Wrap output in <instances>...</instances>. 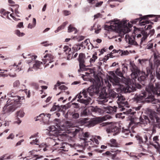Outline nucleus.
<instances>
[{
	"label": "nucleus",
	"mask_w": 160,
	"mask_h": 160,
	"mask_svg": "<svg viewBox=\"0 0 160 160\" xmlns=\"http://www.w3.org/2000/svg\"><path fill=\"white\" fill-rule=\"evenodd\" d=\"M103 3V2L101 1L99 2H98L95 5L96 7H98L101 6Z\"/></svg>",
	"instance_id": "63"
},
{
	"label": "nucleus",
	"mask_w": 160,
	"mask_h": 160,
	"mask_svg": "<svg viewBox=\"0 0 160 160\" xmlns=\"http://www.w3.org/2000/svg\"><path fill=\"white\" fill-rule=\"evenodd\" d=\"M113 52H117L119 53L121 56L126 55L129 54V52L127 50L126 51H122L120 50H113Z\"/></svg>",
	"instance_id": "30"
},
{
	"label": "nucleus",
	"mask_w": 160,
	"mask_h": 160,
	"mask_svg": "<svg viewBox=\"0 0 160 160\" xmlns=\"http://www.w3.org/2000/svg\"><path fill=\"white\" fill-rule=\"evenodd\" d=\"M109 75L107 78L112 83L114 86H117L118 92L123 91L125 92H131L135 89V85L134 83L132 82L130 78H126L124 77L120 79L115 76L113 72L110 71L108 72Z\"/></svg>",
	"instance_id": "1"
},
{
	"label": "nucleus",
	"mask_w": 160,
	"mask_h": 160,
	"mask_svg": "<svg viewBox=\"0 0 160 160\" xmlns=\"http://www.w3.org/2000/svg\"><path fill=\"white\" fill-rule=\"evenodd\" d=\"M38 151L37 150H33L29 152V153L30 155L34 156V157H37L35 159H33V160H37L38 159L42 158L43 157L42 156H40V157H39L38 155H36L35 154L36 152H38Z\"/></svg>",
	"instance_id": "27"
},
{
	"label": "nucleus",
	"mask_w": 160,
	"mask_h": 160,
	"mask_svg": "<svg viewBox=\"0 0 160 160\" xmlns=\"http://www.w3.org/2000/svg\"><path fill=\"white\" fill-rule=\"evenodd\" d=\"M36 19L35 18H33L32 19V23H29L28 26V28L31 29L34 28L36 26Z\"/></svg>",
	"instance_id": "37"
},
{
	"label": "nucleus",
	"mask_w": 160,
	"mask_h": 160,
	"mask_svg": "<svg viewBox=\"0 0 160 160\" xmlns=\"http://www.w3.org/2000/svg\"><path fill=\"white\" fill-rule=\"evenodd\" d=\"M94 30L95 33L98 34V33L101 30V26L97 23H95L93 26L91 27L90 29L91 31Z\"/></svg>",
	"instance_id": "24"
},
{
	"label": "nucleus",
	"mask_w": 160,
	"mask_h": 160,
	"mask_svg": "<svg viewBox=\"0 0 160 160\" xmlns=\"http://www.w3.org/2000/svg\"><path fill=\"white\" fill-rule=\"evenodd\" d=\"M153 46V44L152 43L150 42L148 44L146 48L148 49H149L152 48Z\"/></svg>",
	"instance_id": "58"
},
{
	"label": "nucleus",
	"mask_w": 160,
	"mask_h": 160,
	"mask_svg": "<svg viewBox=\"0 0 160 160\" xmlns=\"http://www.w3.org/2000/svg\"><path fill=\"white\" fill-rule=\"evenodd\" d=\"M58 86H59V88L61 90H65L67 89V87L64 85H61V83L58 82L55 85L54 89H57V87Z\"/></svg>",
	"instance_id": "31"
},
{
	"label": "nucleus",
	"mask_w": 160,
	"mask_h": 160,
	"mask_svg": "<svg viewBox=\"0 0 160 160\" xmlns=\"http://www.w3.org/2000/svg\"><path fill=\"white\" fill-rule=\"evenodd\" d=\"M22 56L25 59H28L29 58H31L28 60V63L31 62L32 60L35 59L37 58V56H34L27 52L22 54Z\"/></svg>",
	"instance_id": "18"
},
{
	"label": "nucleus",
	"mask_w": 160,
	"mask_h": 160,
	"mask_svg": "<svg viewBox=\"0 0 160 160\" xmlns=\"http://www.w3.org/2000/svg\"><path fill=\"white\" fill-rule=\"evenodd\" d=\"M63 51L65 52L66 54H68L69 56H70L71 54V49L68 46H65L63 48Z\"/></svg>",
	"instance_id": "38"
},
{
	"label": "nucleus",
	"mask_w": 160,
	"mask_h": 160,
	"mask_svg": "<svg viewBox=\"0 0 160 160\" xmlns=\"http://www.w3.org/2000/svg\"><path fill=\"white\" fill-rule=\"evenodd\" d=\"M24 141V139H22L19 141H18L16 144V146H19L21 144L22 142Z\"/></svg>",
	"instance_id": "61"
},
{
	"label": "nucleus",
	"mask_w": 160,
	"mask_h": 160,
	"mask_svg": "<svg viewBox=\"0 0 160 160\" xmlns=\"http://www.w3.org/2000/svg\"><path fill=\"white\" fill-rule=\"evenodd\" d=\"M38 135V133L37 132L32 135L29 138L30 139H32V141L30 142V144L39 145V140L37 138L39 137V136Z\"/></svg>",
	"instance_id": "19"
},
{
	"label": "nucleus",
	"mask_w": 160,
	"mask_h": 160,
	"mask_svg": "<svg viewBox=\"0 0 160 160\" xmlns=\"http://www.w3.org/2000/svg\"><path fill=\"white\" fill-rule=\"evenodd\" d=\"M88 110L87 109H85L82 111L81 113V116L82 117H84L87 116L88 114Z\"/></svg>",
	"instance_id": "43"
},
{
	"label": "nucleus",
	"mask_w": 160,
	"mask_h": 160,
	"mask_svg": "<svg viewBox=\"0 0 160 160\" xmlns=\"http://www.w3.org/2000/svg\"><path fill=\"white\" fill-rule=\"evenodd\" d=\"M147 61V60L145 59H139L138 60V61L139 62V63L142 65H143Z\"/></svg>",
	"instance_id": "49"
},
{
	"label": "nucleus",
	"mask_w": 160,
	"mask_h": 160,
	"mask_svg": "<svg viewBox=\"0 0 160 160\" xmlns=\"http://www.w3.org/2000/svg\"><path fill=\"white\" fill-rule=\"evenodd\" d=\"M50 116L51 114H50L45 115L44 113H42L37 116V118H38V120L42 119L44 122L47 123L48 122Z\"/></svg>",
	"instance_id": "17"
},
{
	"label": "nucleus",
	"mask_w": 160,
	"mask_h": 160,
	"mask_svg": "<svg viewBox=\"0 0 160 160\" xmlns=\"http://www.w3.org/2000/svg\"><path fill=\"white\" fill-rule=\"evenodd\" d=\"M39 147L40 148H42V147H45L43 149V150L44 151H46L47 150V148L48 147L47 146H46V144H44V143L42 144L39 145Z\"/></svg>",
	"instance_id": "52"
},
{
	"label": "nucleus",
	"mask_w": 160,
	"mask_h": 160,
	"mask_svg": "<svg viewBox=\"0 0 160 160\" xmlns=\"http://www.w3.org/2000/svg\"><path fill=\"white\" fill-rule=\"evenodd\" d=\"M155 30L154 29H152L149 31V32L148 34L145 31H142L141 32V34L143 36V37L141 39L140 44H142L143 41L145 40L147 38L149 34L150 35V36H152L154 33Z\"/></svg>",
	"instance_id": "16"
},
{
	"label": "nucleus",
	"mask_w": 160,
	"mask_h": 160,
	"mask_svg": "<svg viewBox=\"0 0 160 160\" xmlns=\"http://www.w3.org/2000/svg\"><path fill=\"white\" fill-rule=\"evenodd\" d=\"M68 22H64L62 25L58 27L57 29L55 31V32L56 33L59 31L63 29L65 27L66 25L68 24Z\"/></svg>",
	"instance_id": "34"
},
{
	"label": "nucleus",
	"mask_w": 160,
	"mask_h": 160,
	"mask_svg": "<svg viewBox=\"0 0 160 160\" xmlns=\"http://www.w3.org/2000/svg\"><path fill=\"white\" fill-rule=\"evenodd\" d=\"M118 124L116 123H112L109 124L107 129L108 133L113 132V135L115 136L119 132V129L118 127Z\"/></svg>",
	"instance_id": "10"
},
{
	"label": "nucleus",
	"mask_w": 160,
	"mask_h": 160,
	"mask_svg": "<svg viewBox=\"0 0 160 160\" xmlns=\"http://www.w3.org/2000/svg\"><path fill=\"white\" fill-rule=\"evenodd\" d=\"M15 6L16 7V8L15 9V13L18 16V14H19V12L18 10V8H19V6L18 5H15Z\"/></svg>",
	"instance_id": "55"
},
{
	"label": "nucleus",
	"mask_w": 160,
	"mask_h": 160,
	"mask_svg": "<svg viewBox=\"0 0 160 160\" xmlns=\"http://www.w3.org/2000/svg\"><path fill=\"white\" fill-rule=\"evenodd\" d=\"M15 135L13 133H11L6 138L7 139H11V140H13L15 138Z\"/></svg>",
	"instance_id": "48"
},
{
	"label": "nucleus",
	"mask_w": 160,
	"mask_h": 160,
	"mask_svg": "<svg viewBox=\"0 0 160 160\" xmlns=\"http://www.w3.org/2000/svg\"><path fill=\"white\" fill-rule=\"evenodd\" d=\"M83 96L84 98H86L87 97V91L85 90H83L82 92H81L79 94L77 95L78 98L77 101L78 102H80L85 104L86 105H88L90 102L91 99L90 98H88L87 99H81Z\"/></svg>",
	"instance_id": "11"
},
{
	"label": "nucleus",
	"mask_w": 160,
	"mask_h": 160,
	"mask_svg": "<svg viewBox=\"0 0 160 160\" xmlns=\"http://www.w3.org/2000/svg\"><path fill=\"white\" fill-rule=\"evenodd\" d=\"M20 85V82L18 80H16L13 83V87L14 88L18 87Z\"/></svg>",
	"instance_id": "46"
},
{
	"label": "nucleus",
	"mask_w": 160,
	"mask_h": 160,
	"mask_svg": "<svg viewBox=\"0 0 160 160\" xmlns=\"http://www.w3.org/2000/svg\"><path fill=\"white\" fill-rule=\"evenodd\" d=\"M99 90V87H96L94 85V83H93V85L90 87L86 91L89 93L90 96H92L94 93H98Z\"/></svg>",
	"instance_id": "15"
},
{
	"label": "nucleus",
	"mask_w": 160,
	"mask_h": 160,
	"mask_svg": "<svg viewBox=\"0 0 160 160\" xmlns=\"http://www.w3.org/2000/svg\"><path fill=\"white\" fill-rule=\"evenodd\" d=\"M137 139L138 140L139 144H141L142 143H143L144 142V140H142V139L140 136H138L136 137Z\"/></svg>",
	"instance_id": "51"
},
{
	"label": "nucleus",
	"mask_w": 160,
	"mask_h": 160,
	"mask_svg": "<svg viewBox=\"0 0 160 160\" xmlns=\"http://www.w3.org/2000/svg\"><path fill=\"white\" fill-rule=\"evenodd\" d=\"M10 68L11 70L13 69L14 71L18 72L20 71L21 69V68L18 65H16V64L11 65L10 66Z\"/></svg>",
	"instance_id": "29"
},
{
	"label": "nucleus",
	"mask_w": 160,
	"mask_h": 160,
	"mask_svg": "<svg viewBox=\"0 0 160 160\" xmlns=\"http://www.w3.org/2000/svg\"><path fill=\"white\" fill-rule=\"evenodd\" d=\"M156 107L157 108V111L160 113V104L157 105Z\"/></svg>",
	"instance_id": "64"
},
{
	"label": "nucleus",
	"mask_w": 160,
	"mask_h": 160,
	"mask_svg": "<svg viewBox=\"0 0 160 160\" xmlns=\"http://www.w3.org/2000/svg\"><path fill=\"white\" fill-rule=\"evenodd\" d=\"M42 64V62L38 61H35V63L33 65V68L35 69L39 68Z\"/></svg>",
	"instance_id": "33"
},
{
	"label": "nucleus",
	"mask_w": 160,
	"mask_h": 160,
	"mask_svg": "<svg viewBox=\"0 0 160 160\" xmlns=\"http://www.w3.org/2000/svg\"><path fill=\"white\" fill-rule=\"evenodd\" d=\"M108 145L109 146L111 147H117V143L116 142V140L114 139H111L109 141V142L108 143Z\"/></svg>",
	"instance_id": "32"
},
{
	"label": "nucleus",
	"mask_w": 160,
	"mask_h": 160,
	"mask_svg": "<svg viewBox=\"0 0 160 160\" xmlns=\"http://www.w3.org/2000/svg\"><path fill=\"white\" fill-rule=\"evenodd\" d=\"M53 56L50 54H48L45 55L43 58L42 61L43 64H45V67L48 66L49 63H51L53 61Z\"/></svg>",
	"instance_id": "12"
},
{
	"label": "nucleus",
	"mask_w": 160,
	"mask_h": 160,
	"mask_svg": "<svg viewBox=\"0 0 160 160\" xmlns=\"http://www.w3.org/2000/svg\"><path fill=\"white\" fill-rule=\"evenodd\" d=\"M127 22V21L120 22L119 20H114L111 21L108 28L119 33V35L122 37L130 31V28L132 26V24L129 22L128 23Z\"/></svg>",
	"instance_id": "2"
},
{
	"label": "nucleus",
	"mask_w": 160,
	"mask_h": 160,
	"mask_svg": "<svg viewBox=\"0 0 160 160\" xmlns=\"http://www.w3.org/2000/svg\"><path fill=\"white\" fill-rule=\"evenodd\" d=\"M97 53L95 52L94 54L92 55V58H90L89 62L90 64L94 63L95 61L97 59Z\"/></svg>",
	"instance_id": "39"
},
{
	"label": "nucleus",
	"mask_w": 160,
	"mask_h": 160,
	"mask_svg": "<svg viewBox=\"0 0 160 160\" xmlns=\"http://www.w3.org/2000/svg\"><path fill=\"white\" fill-rule=\"evenodd\" d=\"M22 122V121L19 118V117L16 116V119L14 122V123L19 124Z\"/></svg>",
	"instance_id": "50"
},
{
	"label": "nucleus",
	"mask_w": 160,
	"mask_h": 160,
	"mask_svg": "<svg viewBox=\"0 0 160 160\" xmlns=\"http://www.w3.org/2000/svg\"><path fill=\"white\" fill-rule=\"evenodd\" d=\"M125 98L123 96H120L118 97L117 103L118 105V106L120 107V108H121L120 110L124 111L127 107L126 106H125Z\"/></svg>",
	"instance_id": "13"
},
{
	"label": "nucleus",
	"mask_w": 160,
	"mask_h": 160,
	"mask_svg": "<svg viewBox=\"0 0 160 160\" xmlns=\"http://www.w3.org/2000/svg\"><path fill=\"white\" fill-rule=\"evenodd\" d=\"M122 133H124L126 135H128L130 133L128 128H122Z\"/></svg>",
	"instance_id": "47"
},
{
	"label": "nucleus",
	"mask_w": 160,
	"mask_h": 160,
	"mask_svg": "<svg viewBox=\"0 0 160 160\" xmlns=\"http://www.w3.org/2000/svg\"><path fill=\"white\" fill-rule=\"evenodd\" d=\"M42 44H44L43 45V46L45 47H47L49 46H52V43H48V42H42L41 43Z\"/></svg>",
	"instance_id": "53"
},
{
	"label": "nucleus",
	"mask_w": 160,
	"mask_h": 160,
	"mask_svg": "<svg viewBox=\"0 0 160 160\" xmlns=\"http://www.w3.org/2000/svg\"><path fill=\"white\" fill-rule=\"evenodd\" d=\"M158 136H155L153 138V141L155 143H158L157 141L159 140V139L158 138Z\"/></svg>",
	"instance_id": "57"
},
{
	"label": "nucleus",
	"mask_w": 160,
	"mask_h": 160,
	"mask_svg": "<svg viewBox=\"0 0 160 160\" xmlns=\"http://www.w3.org/2000/svg\"><path fill=\"white\" fill-rule=\"evenodd\" d=\"M48 130L49 131V134L50 135L55 136L52 140V142L55 143L54 146L62 144V146H61V145H60V147L58 148H64L65 146L63 145H65V144L62 142V140H60L59 138L57 137L58 136L63 135V133L64 132H62L61 130L59 129V126L58 128H55L54 126H51L49 127Z\"/></svg>",
	"instance_id": "4"
},
{
	"label": "nucleus",
	"mask_w": 160,
	"mask_h": 160,
	"mask_svg": "<svg viewBox=\"0 0 160 160\" xmlns=\"http://www.w3.org/2000/svg\"><path fill=\"white\" fill-rule=\"evenodd\" d=\"M86 58L84 54L83 53H81L79 54L78 60L79 62L80 69L85 66L84 64L85 62V59Z\"/></svg>",
	"instance_id": "20"
},
{
	"label": "nucleus",
	"mask_w": 160,
	"mask_h": 160,
	"mask_svg": "<svg viewBox=\"0 0 160 160\" xmlns=\"http://www.w3.org/2000/svg\"><path fill=\"white\" fill-rule=\"evenodd\" d=\"M117 107L114 106H108L105 108V112L107 113H111L116 112Z\"/></svg>",
	"instance_id": "25"
},
{
	"label": "nucleus",
	"mask_w": 160,
	"mask_h": 160,
	"mask_svg": "<svg viewBox=\"0 0 160 160\" xmlns=\"http://www.w3.org/2000/svg\"><path fill=\"white\" fill-rule=\"evenodd\" d=\"M123 67L122 68V70H123V71L124 72H125L127 70L128 67L127 66H126L124 64H123Z\"/></svg>",
	"instance_id": "62"
},
{
	"label": "nucleus",
	"mask_w": 160,
	"mask_h": 160,
	"mask_svg": "<svg viewBox=\"0 0 160 160\" xmlns=\"http://www.w3.org/2000/svg\"><path fill=\"white\" fill-rule=\"evenodd\" d=\"M142 19L140 18H137L131 21V22L133 24H135L138 21H139V24L141 26L145 25L146 24H149V22L147 20H145V21H142L141 22L140 21Z\"/></svg>",
	"instance_id": "22"
},
{
	"label": "nucleus",
	"mask_w": 160,
	"mask_h": 160,
	"mask_svg": "<svg viewBox=\"0 0 160 160\" xmlns=\"http://www.w3.org/2000/svg\"><path fill=\"white\" fill-rule=\"evenodd\" d=\"M70 123L68 122H66L65 125H63L62 122H61L59 125V128L62 132H63L66 130L70 127Z\"/></svg>",
	"instance_id": "23"
},
{
	"label": "nucleus",
	"mask_w": 160,
	"mask_h": 160,
	"mask_svg": "<svg viewBox=\"0 0 160 160\" xmlns=\"http://www.w3.org/2000/svg\"><path fill=\"white\" fill-rule=\"evenodd\" d=\"M108 97V95L106 92L104 88H103L100 93L99 98L100 99H106Z\"/></svg>",
	"instance_id": "26"
},
{
	"label": "nucleus",
	"mask_w": 160,
	"mask_h": 160,
	"mask_svg": "<svg viewBox=\"0 0 160 160\" xmlns=\"http://www.w3.org/2000/svg\"><path fill=\"white\" fill-rule=\"evenodd\" d=\"M24 112L22 110L17 111L16 113V116L18 117L22 118L24 116Z\"/></svg>",
	"instance_id": "35"
},
{
	"label": "nucleus",
	"mask_w": 160,
	"mask_h": 160,
	"mask_svg": "<svg viewBox=\"0 0 160 160\" xmlns=\"http://www.w3.org/2000/svg\"><path fill=\"white\" fill-rule=\"evenodd\" d=\"M87 119L86 118H84L81 121V122L82 124H86V125L88 127H93L97 123V120H89L87 121Z\"/></svg>",
	"instance_id": "14"
},
{
	"label": "nucleus",
	"mask_w": 160,
	"mask_h": 160,
	"mask_svg": "<svg viewBox=\"0 0 160 160\" xmlns=\"http://www.w3.org/2000/svg\"><path fill=\"white\" fill-rule=\"evenodd\" d=\"M140 107L133 108L132 109H130L128 110H126L127 111L126 112H123L124 113L128 115L130 118H129L130 120V122L129 125V126L133 124L135 125H138L139 123V122H138L139 120L137 118L134 117V116H132V115H133L135 112L134 110L135 111L138 110L140 109Z\"/></svg>",
	"instance_id": "9"
},
{
	"label": "nucleus",
	"mask_w": 160,
	"mask_h": 160,
	"mask_svg": "<svg viewBox=\"0 0 160 160\" xmlns=\"http://www.w3.org/2000/svg\"><path fill=\"white\" fill-rule=\"evenodd\" d=\"M65 16H68L71 14L70 11L65 10L63 12Z\"/></svg>",
	"instance_id": "60"
},
{
	"label": "nucleus",
	"mask_w": 160,
	"mask_h": 160,
	"mask_svg": "<svg viewBox=\"0 0 160 160\" xmlns=\"http://www.w3.org/2000/svg\"><path fill=\"white\" fill-rule=\"evenodd\" d=\"M79 114L78 113H74L72 115V117L73 118H77L79 117Z\"/></svg>",
	"instance_id": "56"
},
{
	"label": "nucleus",
	"mask_w": 160,
	"mask_h": 160,
	"mask_svg": "<svg viewBox=\"0 0 160 160\" xmlns=\"http://www.w3.org/2000/svg\"><path fill=\"white\" fill-rule=\"evenodd\" d=\"M122 114L121 113H120L117 114L116 115V116L117 118H123L125 117V116H122Z\"/></svg>",
	"instance_id": "54"
},
{
	"label": "nucleus",
	"mask_w": 160,
	"mask_h": 160,
	"mask_svg": "<svg viewBox=\"0 0 160 160\" xmlns=\"http://www.w3.org/2000/svg\"><path fill=\"white\" fill-rule=\"evenodd\" d=\"M8 98L7 101L12 102V101H14V103L21 105L23 102L24 101V97H20L16 95L15 92L12 91L9 92L8 94Z\"/></svg>",
	"instance_id": "8"
},
{
	"label": "nucleus",
	"mask_w": 160,
	"mask_h": 160,
	"mask_svg": "<svg viewBox=\"0 0 160 160\" xmlns=\"http://www.w3.org/2000/svg\"><path fill=\"white\" fill-rule=\"evenodd\" d=\"M146 92H144L139 94H136L134 98V100L138 102H143L145 101L150 102L153 99L152 93L153 94H160V89L158 88H154L153 85L150 84L146 88Z\"/></svg>",
	"instance_id": "3"
},
{
	"label": "nucleus",
	"mask_w": 160,
	"mask_h": 160,
	"mask_svg": "<svg viewBox=\"0 0 160 160\" xmlns=\"http://www.w3.org/2000/svg\"><path fill=\"white\" fill-rule=\"evenodd\" d=\"M78 30L75 28L73 27L71 25H70L68 29V32H73L74 33H76Z\"/></svg>",
	"instance_id": "40"
},
{
	"label": "nucleus",
	"mask_w": 160,
	"mask_h": 160,
	"mask_svg": "<svg viewBox=\"0 0 160 160\" xmlns=\"http://www.w3.org/2000/svg\"><path fill=\"white\" fill-rule=\"evenodd\" d=\"M111 118V117L109 115H107L103 117L98 118H97V120L99 122H103Z\"/></svg>",
	"instance_id": "28"
},
{
	"label": "nucleus",
	"mask_w": 160,
	"mask_h": 160,
	"mask_svg": "<svg viewBox=\"0 0 160 160\" xmlns=\"http://www.w3.org/2000/svg\"><path fill=\"white\" fill-rule=\"evenodd\" d=\"M121 150H117L115 151H111V153L110 157L112 159H114L116 156L117 154L121 152Z\"/></svg>",
	"instance_id": "36"
},
{
	"label": "nucleus",
	"mask_w": 160,
	"mask_h": 160,
	"mask_svg": "<svg viewBox=\"0 0 160 160\" xmlns=\"http://www.w3.org/2000/svg\"><path fill=\"white\" fill-rule=\"evenodd\" d=\"M17 26L18 28H23V23L22 22H19L17 25Z\"/></svg>",
	"instance_id": "59"
},
{
	"label": "nucleus",
	"mask_w": 160,
	"mask_h": 160,
	"mask_svg": "<svg viewBox=\"0 0 160 160\" xmlns=\"http://www.w3.org/2000/svg\"><path fill=\"white\" fill-rule=\"evenodd\" d=\"M130 69L132 72L131 74V78L134 79L137 78L139 75H140L139 79L141 80H144L148 77V75L145 72L142 71L140 73V70L138 67L133 62H130Z\"/></svg>",
	"instance_id": "6"
},
{
	"label": "nucleus",
	"mask_w": 160,
	"mask_h": 160,
	"mask_svg": "<svg viewBox=\"0 0 160 160\" xmlns=\"http://www.w3.org/2000/svg\"><path fill=\"white\" fill-rule=\"evenodd\" d=\"M116 74L120 77H122L123 76V73L120 71V69L117 68L115 72Z\"/></svg>",
	"instance_id": "45"
},
{
	"label": "nucleus",
	"mask_w": 160,
	"mask_h": 160,
	"mask_svg": "<svg viewBox=\"0 0 160 160\" xmlns=\"http://www.w3.org/2000/svg\"><path fill=\"white\" fill-rule=\"evenodd\" d=\"M125 40L127 42L132 45H137V42L134 41V38L132 37H130L128 34H127L125 35Z\"/></svg>",
	"instance_id": "21"
},
{
	"label": "nucleus",
	"mask_w": 160,
	"mask_h": 160,
	"mask_svg": "<svg viewBox=\"0 0 160 160\" xmlns=\"http://www.w3.org/2000/svg\"><path fill=\"white\" fill-rule=\"evenodd\" d=\"M90 73H88L89 75H91V76H92L96 79L97 82L99 81V80L97 76L95 75V72L93 69L90 70Z\"/></svg>",
	"instance_id": "41"
},
{
	"label": "nucleus",
	"mask_w": 160,
	"mask_h": 160,
	"mask_svg": "<svg viewBox=\"0 0 160 160\" xmlns=\"http://www.w3.org/2000/svg\"><path fill=\"white\" fill-rule=\"evenodd\" d=\"M149 117L150 120L146 116H144L143 118H140L139 123L141 124L142 127L145 126L148 122L153 124L155 122L158 123L160 122L159 115L154 112H152L150 114Z\"/></svg>",
	"instance_id": "5"
},
{
	"label": "nucleus",
	"mask_w": 160,
	"mask_h": 160,
	"mask_svg": "<svg viewBox=\"0 0 160 160\" xmlns=\"http://www.w3.org/2000/svg\"><path fill=\"white\" fill-rule=\"evenodd\" d=\"M15 34L18 37H22L25 34L24 33L20 32L19 30H17L15 31Z\"/></svg>",
	"instance_id": "44"
},
{
	"label": "nucleus",
	"mask_w": 160,
	"mask_h": 160,
	"mask_svg": "<svg viewBox=\"0 0 160 160\" xmlns=\"http://www.w3.org/2000/svg\"><path fill=\"white\" fill-rule=\"evenodd\" d=\"M12 101V102H11L7 101V104L3 108L2 111L3 114H9L14 111L17 108L21 106V105L14 103V101Z\"/></svg>",
	"instance_id": "7"
},
{
	"label": "nucleus",
	"mask_w": 160,
	"mask_h": 160,
	"mask_svg": "<svg viewBox=\"0 0 160 160\" xmlns=\"http://www.w3.org/2000/svg\"><path fill=\"white\" fill-rule=\"evenodd\" d=\"M108 95V97L114 98L116 96L117 94L114 91L111 90L110 91Z\"/></svg>",
	"instance_id": "42"
}]
</instances>
